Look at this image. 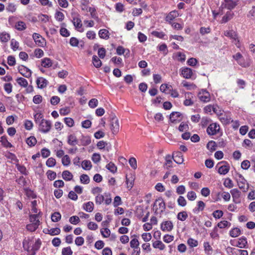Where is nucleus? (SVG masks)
I'll list each match as a JSON object with an SVG mask.
<instances>
[{"instance_id":"57","label":"nucleus","mask_w":255,"mask_h":255,"mask_svg":"<svg viewBox=\"0 0 255 255\" xmlns=\"http://www.w3.org/2000/svg\"><path fill=\"white\" fill-rule=\"evenodd\" d=\"M80 181L84 184H88L90 182V178L87 174H82L80 176Z\"/></svg>"},{"instance_id":"49","label":"nucleus","mask_w":255,"mask_h":255,"mask_svg":"<svg viewBox=\"0 0 255 255\" xmlns=\"http://www.w3.org/2000/svg\"><path fill=\"white\" fill-rule=\"evenodd\" d=\"M104 194H98L95 197V203L97 205H101L104 201Z\"/></svg>"},{"instance_id":"22","label":"nucleus","mask_w":255,"mask_h":255,"mask_svg":"<svg viewBox=\"0 0 255 255\" xmlns=\"http://www.w3.org/2000/svg\"><path fill=\"white\" fill-rule=\"evenodd\" d=\"M94 204L92 201H89L83 204V209L87 212H92L94 210Z\"/></svg>"},{"instance_id":"31","label":"nucleus","mask_w":255,"mask_h":255,"mask_svg":"<svg viewBox=\"0 0 255 255\" xmlns=\"http://www.w3.org/2000/svg\"><path fill=\"white\" fill-rule=\"evenodd\" d=\"M41 65L44 68H49L52 66V63L50 59L44 58L41 60Z\"/></svg>"},{"instance_id":"9","label":"nucleus","mask_w":255,"mask_h":255,"mask_svg":"<svg viewBox=\"0 0 255 255\" xmlns=\"http://www.w3.org/2000/svg\"><path fill=\"white\" fill-rule=\"evenodd\" d=\"M238 0H224V2L222 3L221 6L229 10H232L238 4Z\"/></svg>"},{"instance_id":"36","label":"nucleus","mask_w":255,"mask_h":255,"mask_svg":"<svg viewBox=\"0 0 255 255\" xmlns=\"http://www.w3.org/2000/svg\"><path fill=\"white\" fill-rule=\"evenodd\" d=\"M230 168L228 165H222L219 167L218 169V172L220 174L225 175L229 171Z\"/></svg>"},{"instance_id":"35","label":"nucleus","mask_w":255,"mask_h":255,"mask_svg":"<svg viewBox=\"0 0 255 255\" xmlns=\"http://www.w3.org/2000/svg\"><path fill=\"white\" fill-rule=\"evenodd\" d=\"M16 81L17 84L21 87H26L28 86L27 81L23 78H22V77L18 78H17Z\"/></svg>"},{"instance_id":"14","label":"nucleus","mask_w":255,"mask_h":255,"mask_svg":"<svg viewBox=\"0 0 255 255\" xmlns=\"http://www.w3.org/2000/svg\"><path fill=\"white\" fill-rule=\"evenodd\" d=\"M230 193L232 195L233 202L236 204L240 203L241 200L240 199L241 196V192L237 189H233L230 191Z\"/></svg>"},{"instance_id":"55","label":"nucleus","mask_w":255,"mask_h":255,"mask_svg":"<svg viewBox=\"0 0 255 255\" xmlns=\"http://www.w3.org/2000/svg\"><path fill=\"white\" fill-rule=\"evenodd\" d=\"M7 11L10 12H14L16 10V6L13 3H9L6 7Z\"/></svg>"},{"instance_id":"27","label":"nucleus","mask_w":255,"mask_h":255,"mask_svg":"<svg viewBox=\"0 0 255 255\" xmlns=\"http://www.w3.org/2000/svg\"><path fill=\"white\" fill-rule=\"evenodd\" d=\"M67 141L69 144L73 146L77 144L78 143L76 136L74 134H70L68 136Z\"/></svg>"},{"instance_id":"41","label":"nucleus","mask_w":255,"mask_h":255,"mask_svg":"<svg viewBox=\"0 0 255 255\" xmlns=\"http://www.w3.org/2000/svg\"><path fill=\"white\" fill-rule=\"evenodd\" d=\"M182 84L183 86L185 87L188 90H191L192 89H194L196 88V86L194 84L186 81H183L182 82Z\"/></svg>"},{"instance_id":"11","label":"nucleus","mask_w":255,"mask_h":255,"mask_svg":"<svg viewBox=\"0 0 255 255\" xmlns=\"http://www.w3.org/2000/svg\"><path fill=\"white\" fill-rule=\"evenodd\" d=\"M185 100L183 104L185 106H190L194 104V95L191 92H186L184 94Z\"/></svg>"},{"instance_id":"32","label":"nucleus","mask_w":255,"mask_h":255,"mask_svg":"<svg viewBox=\"0 0 255 255\" xmlns=\"http://www.w3.org/2000/svg\"><path fill=\"white\" fill-rule=\"evenodd\" d=\"M81 166L83 169L86 170H90L92 167L91 162L88 160H83L82 162Z\"/></svg>"},{"instance_id":"62","label":"nucleus","mask_w":255,"mask_h":255,"mask_svg":"<svg viewBox=\"0 0 255 255\" xmlns=\"http://www.w3.org/2000/svg\"><path fill=\"white\" fill-rule=\"evenodd\" d=\"M216 142L214 141L211 140L207 143V148L210 151H214L216 149Z\"/></svg>"},{"instance_id":"44","label":"nucleus","mask_w":255,"mask_h":255,"mask_svg":"<svg viewBox=\"0 0 255 255\" xmlns=\"http://www.w3.org/2000/svg\"><path fill=\"white\" fill-rule=\"evenodd\" d=\"M233 15L234 13L231 11H228L226 13V14L223 17L222 19V22L225 23L227 22L228 20H229L232 18Z\"/></svg>"},{"instance_id":"18","label":"nucleus","mask_w":255,"mask_h":255,"mask_svg":"<svg viewBox=\"0 0 255 255\" xmlns=\"http://www.w3.org/2000/svg\"><path fill=\"white\" fill-rule=\"evenodd\" d=\"M37 87L40 89H43L47 86L48 82L47 80L43 77H38L36 81Z\"/></svg>"},{"instance_id":"6","label":"nucleus","mask_w":255,"mask_h":255,"mask_svg":"<svg viewBox=\"0 0 255 255\" xmlns=\"http://www.w3.org/2000/svg\"><path fill=\"white\" fill-rule=\"evenodd\" d=\"M224 34L226 36L229 37L232 40V42L236 45L237 47H240L239 40H238L237 34L234 30H229L225 32Z\"/></svg>"},{"instance_id":"40","label":"nucleus","mask_w":255,"mask_h":255,"mask_svg":"<svg viewBox=\"0 0 255 255\" xmlns=\"http://www.w3.org/2000/svg\"><path fill=\"white\" fill-rule=\"evenodd\" d=\"M93 63L96 68H99L102 66V62L100 59L96 56L94 55L92 57Z\"/></svg>"},{"instance_id":"19","label":"nucleus","mask_w":255,"mask_h":255,"mask_svg":"<svg viewBox=\"0 0 255 255\" xmlns=\"http://www.w3.org/2000/svg\"><path fill=\"white\" fill-rule=\"evenodd\" d=\"M181 114L179 112H173L170 115V121L172 123L179 122L181 120Z\"/></svg>"},{"instance_id":"17","label":"nucleus","mask_w":255,"mask_h":255,"mask_svg":"<svg viewBox=\"0 0 255 255\" xmlns=\"http://www.w3.org/2000/svg\"><path fill=\"white\" fill-rule=\"evenodd\" d=\"M23 248L27 251V255H35L36 252L31 249V244L25 240L23 243Z\"/></svg>"},{"instance_id":"30","label":"nucleus","mask_w":255,"mask_h":255,"mask_svg":"<svg viewBox=\"0 0 255 255\" xmlns=\"http://www.w3.org/2000/svg\"><path fill=\"white\" fill-rule=\"evenodd\" d=\"M62 178L66 181H70L72 179L73 176L68 170H65L62 173Z\"/></svg>"},{"instance_id":"53","label":"nucleus","mask_w":255,"mask_h":255,"mask_svg":"<svg viewBox=\"0 0 255 255\" xmlns=\"http://www.w3.org/2000/svg\"><path fill=\"white\" fill-rule=\"evenodd\" d=\"M39 21L46 23L49 21V16L46 14H40L38 15Z\"/></svg>"},{"instance_id":"23","label":"nucleus","mask_w":255,"mask_h":255,"mask_svg":"<svg viewBox=\"0 0 255 255\" xmlns=\"http://www.w3.org/2000/svg\"><path fill=\"white\" fill-rule=\"evenodd\" d=\"M99 37L104 39L107 40L110 37V33L109 31L106 29H100L99 31Z\"/></svg>"},{"instance_id":"13","label":"nucleus","mask_w":255,"mask_h":255,"mask_svg":"<svg viewBox=\"0 0 255 255\" xmlns=\"http://www.w3.org/2000/svg\"><path fill=\"white\" fill-rule=\"evenodd\" d=\"M173 228L172 222L170 221L163 222L160 225L161 230L164 232H170Z\"/></svg>"},{"instance_id":"33","label":"nucleus","mask_w":255,"mask_h":255,"mask_svg":"<svg viewBox=\"0 0 255 255\" xmlns=\"http://www.w3.org/2000/svg\"><path fill=\"white\" fill-rule=\"evenodd\" d=\"M188 217V214L187 212L186 211H182L178 213L177 216V218L178 220L184 221H185Z\"/></svg>"},{"instance_id":"38","label":"nucleus","mask_w":255,"mask_h":255,"mask_svg":"<svg viewBox=\"0 0 255 255\" xmlns=\"http://www.w3.org/2000/svg\"><path fill=\"white\" fill-rule=\"evenodd\" d=\"M134 178L130 175L128 176V175L126 176V183L127 184V187L131 189L133 185Z\"/></svg>"},{"instance_id":"60","label":"nucleus","mask_w":255,"mask_h":255,"mask_svg":"<svg viewBox=\"0 0 255 255\" xmlns=\"http://www.w3.org/2000/svg\"><path fill=\"white\" fill-rule=\"evenodd\" d=\"M216 106V105H209L204 108V111L207 114L211 113L212 111L214 112Z\"/></svg>"},{"instance_id":"48","label":"nucleus","mask_w":255,"mask_h":255,"mask_svg":"<svg viewBox=\"0 0 255 255\" xmlns=\"http://www.w3.org/2000/svg\"><path fill=\"white\" fill-rule=\"evenodd\" d=\"M247 16L252 20H255V5L252 7L247 14Z\"/></svg>"},{"instance_id":"37","label":"nucleus","mask_w":255,"mask_h":255,"mask_svg":"<svg viewBox=\"0 0 255 255\" xmlns=\"http://www.w3.org/2000/svg\"><path fill=\"white\" fill-rule=\"evenodd\" d=\"M241 234V230L238 228H235L230 231V235L233 238L239 236Z\"/></svg>"},{"instance_id":"4","label":"nucleus","mask_w":255,"mask_h":255,"mask_svg":"<svg viewBox=\"0 0 255 255\" xmlns=\"http://www.w3.org/2000/svg\"><path fill=\"white\" fill-rule=\"evenodd\" d=\"M110 129L114 134H116L119 131L120 125L119 120L116 117H114L111 119Z\"/></svg>"},{"instance_id":"2","label":"nucleus","mask_w":255,"mask_h":255,"mask_svg":"<svg viewBox=\"0 0 255 255\" xmlns=\"http://www.w3.org/2000/svg\"><path fill=\"white\" fill-rule=\"evenodd\" d=\"M165 209V204L161 198L156 199L153 204V210L156 215H160Z\"/></svg>"},{"instance_id":"16","label":"nucleus","mask_w":255,"mask_h":255,"mask_svg":"<svg viewBox=\"0 0 255 255\" xmlns=\"http://www.w3.org/2000/svg\"><path fill=\"white\" fill-rule=\"evenodd\" d=\"M72 22L75 26V28L79 31L82 32L83 31L82 29V21L80 17L79 16H74L73 17V19Z\"/></svg>"},{"instance_id":"7","label":"nucleus","mask_w":255,"mask_h":255,"mask_svg":"<svg viewBox=\"0 0 255 255\" xmlns=\"http://www.w3.org/2000/svg\"><path fill=\"white\" fill-rule=\"evenodd\" d=\"M220 127L219 124L217 123H212L210 124L207 128V132L210 135L216 134L220 130Z\"/></svg>"},{"instance_id":"25","label":"nucleus","mask_w":255,"mask_h":255,"mask_svg":"<svg viewBox=\"0 0 255 255\" xmlns=\"http://www.w3.org/2000/svg\"><path fill=\"white\" fill-rule=\"evenodd\" d=\"M173 157H172L170 155L168 154L165 156V162L164 165V166L165 168L168 169L170 167H172V159Z\"/></svg>"},{"instance_id":"1","label":"nucleus","mask_w":255,"mask_h":255,"mask_svg":"<svg viewBox=\"0 0 255 255\" xmlns=\"http://www.w3.org/2000/svg\"><path fill=\"white\" fill-rule=\"evenodd\" d=\"M29 220L30 223L27 225L26 229L30 232H34L40 225L39 213L30 215Z\"/></svg>"},{"instance_id":"5","label":"nucleus","mask_w":255,"mask_h":255,"mask_svg":"<svg viewBox=\"0 0 255 255\" xmlns=\"http://www.w3.org/2000/svg\"><path fill=\"white\" fill-rule=\"evenodd\" d=\"M238 185L240 189L246 192L248 190L249 184L244 177L240 175L237 179Z\"/></svg>"},{"instance_id":"12","label":"nucleus","mask_w":255,"mask_h":255,"mask_svg":"<svg viewBox=\"0 0 255 255\" xmlns=\"http://www.w3.org/2000/svg\"><path fill=\"white\" fill-rule=\"evenodd\" d=\"M18 72L24 77L26 78H29L31 76V71L23 65H20L18 67Z\"/></svg>"},{"instance_id":"63","label":"nucleus","mask_w":255,"mask_h":255,"mask_svg":"<svg viewBox=\"0 0 255 255\" xmlns=\"http://www.w3.org/2000/svg\"><path fill=\"white\" fill-rule=\"evenodd\" d=\"M55 18L58 21H62L64 18V14L60 11H56L55 14Z\"/></svg>"},{"instance_id":"47","label":"nucleus","mask_w":255,"mask_h":255,"mask_svg":"<svg viewBox=\"0 0 255 255\" xmlns=\"http://www.w3.org/2000/svg\"><path fill=\"white\" fill-rule=\"evenodd\" d=\"M81 144L84 146H86L89 145L91 142V138L89 136H83L81 139Z\"/></svg>"},{"instance_id":"61","label":"nucleus","mask_w":255,"mask_h":255,"mask_svg":"<svg viewBox=\"0 0 255 255\" xmlns=\"http://www.w3.org/2000/svg\"><path fill=\"white\" fill-rule=\"evenodd\" d=\"M187 244L190 247H196L198 246V241L192 238H189L187 240Z\"/></svg>"},{"instance_id":"39","label":"nucleus","mask_w":255,"mask_h":255,"mask_svg":"<svg viewBox=\"0 0 255 255\" xmlns=\"http://www.w3.org/2000/svg\"><path fill=\"white\" fill-rule=\"evenodd\" d=\"M26 143L29 146H34L37 140L36 138L33 136H31L27 138L26 140Z\"/></svg>"},{"instance_id":"8","label":"nucleus","mask_w":255,"mask_h":255,"mask_svg":"<svg viewBox=\"0 0 255 255\" xmlns=\"http://www.w3.org/2000/svg\"><path fill=\"white\" fill-rule=\"evenodd\" d=\"M32 38L36 44L39 47H44L46 45V40L39 34L34 33Z\"/></svg>"},{"instance_id":"34","label":"nucleus","mask_w":255,"mask_h":255,"mask_svg":"<svg viewBox=\"0 0 255 255\" xmlns=\"http://www.w3.org/2000/svg\"><path fill=\"white\" fill-rule=\"evenodd\" d=\"M1 144L7 148H10L12 147V144L7 140L6 137L4 136H1L0 140Z\"/></svg>"},{"instance_id":"64","label":"nucleus","mask_w":255,"mask_h":255,"mask_svg":"<svg viewBox=\"0 0 255 255\" xmlns=\"http://www.w3.org/2000/svg\"><path fill=\"white\" fill-rule=\"evenodd\" d=\"M72 253L73 252L70 247L64 248L62 250V255H72Z\"/></svg>"},{"instance_id":"21","label":"nucleus","mask_w":255,"mask_h":255,"mask_svg":"<svg viewBox=\"0 0 255 255\" xmlns=\"http://www.w3.org/2000/svg\"><path fill=\"white\" fill-rule=\"evenodd\" d=\"M152 245L154 249H158L160 251H163L166 247L165 245L160 240L153 241Z\"/></svg>"},{"instance_id":"54","label":"nucleus","mask_w":255,"mask_h":255,"mask_svg":"<svg viewBox=\"0 0 255 255\" xmlns=\"http://www.w3.org/2000/svg\"><path fill=\"white\" fill-rule=\"evenodd\" d=\"M104 197L105 200L104 201H105V204L106 205H110L111 203L112 200L111 194L110 193H105Z\"/></svg>"},{"instance_id":"52","label":"nucleus","mask_w":255,"mask_h":255,"mask_svg":"<svg viewBox=\"0 0 255 255\" xmlns=\"http://www.w3.org/2000/svg\"><path fill=\"white\" fill-rule=\"evenodd\" d=\"M172 90V86L166 84H162L160 87V90L162 92L166 93L167 91H169Z\"/></svg>"},{"instance_id":"24","label":"nucleus","mask_w":255,"mask_h":255,"mask_svg":"<svg viewBox=\"0 0 255 255\" xmlns=\"http://www.w3.org/2000/svg\"><path fill=\"white\" fill-rule=\"evenodd\" d=\"M205 206V203L202 201H199L197 202V207L193 209V212L195 214H198L199 212L204 210Z\"/></svg>"},{"instance_id":"15","label":"nucleus","mask_w":255,"mask_h":255,"mask_svg":"<svg viewBox=\"0 0 255 255\" xmlns=\"http://www.w3.org/2000/svg\"><path fill=\"white\" fill-rule=\"evenodd\" d=\"M221 122L224 125H228L233 122L232 120L231 115L229 113H224L221 115V117L219 118Z\"/></svg>"},{"instance_id":"26","label":"nucleus","mask_w":255,"mask_h":255,"mask_svg":"<svg viewBox=\"0 0 255 255\" xmlns=\"http://www.w3.org/2000/svg\"><path fill=\"white\" fill-rule=\"evenodd\" d=\"M31 244V249L37 252L40 248L41 242L39 239H38L36 240L34 243L29 242V244Z\"/></svg>"},{"instance_id":"46","label":"nucleus","mask_w":255,"mask_h":255,"mask_svg":"<svg viewBox=\"0 0 255 255\" xmlns=\"http://www.w3.org/2000/svg\"><path fill=\"white\" fill-rule=\"evenodd\" d=\"M34 119L36 124H39L44 119H43V116L41 113H36L34 115Z\"/></svg>"},{"instance_id":"3","label":"nucleus","mask_w":255,"mask_h":255,"mask_svg":"<svg viewBox=\"0 0 255 255\" xmlns=\"http://www.w3.org/2000/svg\"><path fill=\"white\" fill-rule=\"evenodd\" d=\"M51 128V122L45 119L38 124L39 130L44 133L48 132L50 131Z\"/></svg>"},{"instance_id":"29","label":"nucleus","mask_w":255,"mask_h":255,"mask_svg":"<svg viewBox=\"0 0 255 255\" xmlns=\"http://www.w3.org/2000/svg\"><path fill=\"white\" fill-rule=\"evenodd\" d=\"M10 35L4 31L0 34V40L2 43H6L10 39Z\"/></svg>"},{"instance_id":"20","label":"nucleus","mask_w":255,"mask_h":255,"mask_svg":"<svg viewBox=\"0 0 255 255\" xmlns=\"http://www.w3.org/2000/svg\"><path fill=\"white\" fill-rule=\"evenodd\" d=\"M181 75L185 79H190L192 76L193 72L189 68H184L181 69Z\"/></svg>"},{"instance_id":"56","label":"nucleus","mask_w":255,"mask_h":255,"mask_svg":"<svg viewBox=\"0 0 255 255\" xmlns=\"http://www.w3.org/2000/svg\"><path fill=\"white\" fill-rule=\"evenodd\" d=\"M70 159L68 155H64L62 158V163L64 166H68L70 164Z\"/></svg>"},{"instance_id":"59","label":"nucleus","mask_w":255,"mask_h":255,"mask_svg":"<svg viewBox=\"0 0 255 255\" xmlns=\"http://www.w3.org/2000/svg\"><path fill=\"white\" fill-rule=\"evenodd\" d=\"M177 203L178 205L181 207L185 206L187 204L186 199L182 196H180L178 198Z\"/></svg>"},{"instance_id":"58","label":"nucleus","mask_w":255,"mask_h":255,"mask_svg":"<svg viewBox=\"0 0 255 255\" xmlns=\"http://www.w3.org/2000/svg\"><path fill=\"white\" fill-rule=\"evenodd\" d=\"M55 164L56 160L52 157L49 158L46 162V165L49 167H52L54 166Z\"/></svg>"},{"instance_id":"50","label":"nucleus","mask_w":255,"mask_h":255,"mask_svg":"<svg viewBox=\"0 0 255 255\" xmlns=\"http://www.w3.org/2000/svg\"><path fill=\"white\" fill-rule=\"evenodd\" d=\"M203 245L205 253L208 255L211 254L212 252V248L210 245L209 243L204 242Z\"/></svg>"},{"instance_id":"51","label":"nucleus","mask_w":255,"mask_h":255,"mask_svg":"<svg viewBox=\"0 0 255 255\" xmlns=\"http://www.w3.org/2000/svg\"><path fill=\"white\" fill-rule=\"evenodd\" d=\"M210 237L214 239H218L219 237L218 234V229L217 227L214 228L210 234Z\"/></svg>"},{"instance_id":"42","label":"nucleus","mask_w":255,"mask_h":255,"mask_svg":"<svg viewBox=\"0 0 255 255\" xmlns=\"http://www.w3.org/2000/svg\"><path fill=\"white\" fill-rule=\"evenodd\" d=\"M15 28L18 30L22 31L26 29V26L23 21H19L16 23Z\"/></svg>"},{"instance_id":"43","label":"nucleus","mask_w":255,"mask_h":255,"mask_svg":"<svg viewBox=\"0 0 255 255\" xmlns=\"http://www.w3.org/2000/svg\"><path fill=\"white\" fill-rule=\"evenodd\" d=\"M106 167L107 169H108L109 171H110L111 172L113 173L116 172L117 170V166L114 163L112 162H110L109 163H108L106 165Z\"/></svg>"},{"instance_id":"45","label":"nucleus","mask_w":255,"mask_h":255,"mask_svg":"<svg viewBox=\"0 0 255 255\" xmlns=\"http://www.w3.org/2000/svg\"><path fill=\"white\" fill-rule=\"evenodd\" d=\"M61 218V215L59 212H54L51 215V220L53 222H57L59 221Z\"/></svg>"},{"instance_id":"28","label":"nucleus","mask_w":255,"mask_h":255,"mask_svg":"<svg viewBox=\"0 0 255 255\" xmlns=\"http://www.w3.org/2000/svg\"><path fill=\"white\" fill-rule=\"evenodd\" d=\"M248 242L247 238L245 237H242L238 240V247L240 248H246Z\"/></svg>"},{"instance_id":"10","label":"nucleus","mask_w":255,"mask_h":255,"mask_svg":"<svg viewBox=\"0 0 255 255\" xmlns=\"http://www.w3.org/2000/svg\"><path fill=\"white\" fill-rule=\"evenodd\" d=\"M199 99L204 103L209 102L211 100L210 94L206 90H202L199 93Z\"/></svg>"}]
</instances>
